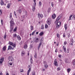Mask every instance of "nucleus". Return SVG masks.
<instances>
[{
	"label": "nucleus",
	"instance_id": "f257e3e1",
	"mask_svg": "<svg viewBox=\"0 0 75 75\" xmlns=\"http://www.w3.org/2000/svg\"><path fill=\"white\" fill-rule=\"evenodd\" d=\"M10 32H11L13 30V26L15 25V24L14 23V20L13 19H12L10 21Z\"/></svg>",
	"mask_w": 75,
	"mask_h": 75
},
{
	"label": "nucleus",
	"instance_id": "f03ea898",
	"mask_svg": "<svg viewBox=\"0 0 75 75\" xmlns=\"http://www.w3.org/2000/svg\"><path fill=\"white\" fill-rule=\"evenodd\" d=\"M47 23L48 25H50L51 23V18H49L47 19Z\"/></svg>",
	"mask_w": 75,
	"mask_h": 75
},
{
	"label": "nucleus",
	"instance_id": "7ed1b4c3",
	"mask_svg": "<svg viewBox=\"0 0 75 75\" xmlns=\"http://www.w3.org/2000/svg\"><path fill=\"white\" fill-rule=\"evenodd\" d=\"M61 22H59L57 23L56 26V27L57 28H59V27L61 26Z\"/></svg>",
	"mask_w": 75,
	"mask_h": 75
},
{
	"label": "nucleus",
	"instance_id": "20e7f679",
	"mask_svg": "<svg viewBox=\"0 0 75 75\" xmlns=\"http://www.w3.org/2000/svg\"><path fill=\"white\" fill-rule=\"evenodd\" d=\"M62 17V14H61L57 17L56 19V22H58L59 21V20Z\"/></svg>",
	"mask_w": 75,
	"mask_h": 75
},
{
	"label": "nucleus",
	"instance_id": "39448f33",
	"mask_svg": "<svg viewBox=\"0 0 75 75\" xmlns=\"http://www.w3.org/2000/svg\"><path fill=\"white\" fill-rule=\"evenodd\" d=\"M9 44L10 45H12L13 47H16V44L13 43L12 42H9Z\"/></svg>",
	"mask_w": 75,
	"mask_h": 75
},
{
	"label": "nucleus",
	"instance_id": "423d86ee",
	"mask_svg": "<svg viewBox=\"0 0 75 75\" xmlns=\"http://www.w3.org/2000/svg\"><path fill=\"white\" fill-rule=\"evenodd\" d=\"M8 60H9L8 62H10L12 61L13 59V57H11V56H9L8 57Z\"/></svg>",
	"mask_w": 75,
	"mask_h": 75
},
{
	"label": "nucleus",
	"instance_id": "0eeeda50",
	"mask_svg": "<svg viewBox=\"0 0 75 75\" xmlns=\"http://www.w3.org/2000/svg\"><path fill=\"white\" fill-rule=\"evenodd\" d=\"M38 17L39 18H42L43 17V15L42 14H40V13H38Z\"/></svg>",
	"mask_w": 75,
	"mask_h": 75
},
{
	"label": "nucleus",
	"instance_id": "6e6552de",
	"mask_svg": "<svg viewBox=\"0 0 75 75\" xmlns=\"http://www.w3.org/2000/svg\"><path fill=\"white\" fill-rule=\"evenodd\" d=\"M54 64L55 66H56V67H58V63H57V59H55L54 60Z\"/></svg>",
	"mask_w": 75,
	"mask_h": 75
},
{
	"label": "nucleus",
	"instance_id": "1a4fd4ad",
	"mask_svg": "<svg viewBox=\"0 0 75 75\" xmlns=\"http://www.w3.org/2000/svg\"><path fill=\"white\" fill-rule=\"evenodd\" d=\"M30 63L31 64H33V57H32V55H31L30 56Z\"/></svg>",
	"mask_w": 75,
	"mask_h": 75
},
{
	"label": "nucleus",
	"instance_id": "9d476101",
	"mask_svg": "<svg viewBox=\"0 0 75 75\" xmlns=\"http://www.w3.org/2000/svg\"><path fill=\"white\" fill-rule=\"evenodd\" d=\"M40 41V39L37 38L36 39H35V42L37 43V42H38Z\"/></svg>",
	"mask_w": 75,
	"mask_h": 75
},
{
	"label": "nucleus",
	"instance_id": "9b49d317",
	"mask_svg": "<svg viewBox=\"0 0 75 75\" xmlns=\"http://www.w3.org/2000/svg\"><path fill=\"white\" fill-rule=\"evenodd\" d=\"M4 58H2L0 59V64H2L3 62L4 61Z\"/></svg>",
	"mask_w": 75,
	"mask_h": 75
},
{
	"label": "nucleus",
	"instance_id": "f8f14e48",
	"mask_svg": "<svg viewBox=\"0 0 75 75\" xmlns=\"http://www.w3.org/2000/svg\"><path fill=\"white\" fill-rule=\"evenodd\" d=\"M52 18L53 19H55L56 18V14L54 13V14H53L52 16Z\"/></svg>",
	"mask_w": 75,
	"mask_h": 75
},
{
	"label": "nucleus",
	"instance_id": "ddd939ff",
	"mask_svg": "<svg viewBox=\"0 0 75 75\" xmlns=\"http://www.w3.org/2000/svg\"><path fill=\"white\" fill-rule=\"evenodd\" d=\"M27 47H28V45H27V44H25L24 46V49L26 50L27 49Z\"/></svg>",
	"mask_w": 75,
	"mask_h": 75
},
{
	"label": "nucleus",
	"instance_id": "4468645a",
	"mask_svg": "<svg viewBox=\"0 0 75 75\" xmlns=\"http://www.w3.org/2000/svg\"><path fill=\"white\" fill-rule=\"evenodd\" d=\"M31 68H29V69L28 70V71H27V75H29V74L30 73V72L31 71Z\"/></svg>",
	"mask_w": 75,
	"mask_h": 75
},
{
	"label": "nucleus",
	"instance_id": "2eb2a0df",
	"mask_svg": "<svg viewBox=\"0 0 75 75\" xmlns=\"http://www.w3.org/2000/svg\"><path fill=\"white\" fill-rule=\"evenodd\" d=\"M41 44H42V43H41V42L39 45H38V50H39V49H40V47H41Z\"/></svg>",
	"mask_w": 75,
	"mask_h": 75
},
{
	"label": "nucleus",
	"instance_id": "dca6fc26",
	"mask_svg": "<svg viewBox=\"0 0 75 75\" xmlns=\"http://www.w3.org/2000/svg\"><path fill=\"white\" fill-rule=\"evenodd\" d=\"M21 53H22V56H24L25 55V52L24 51H22Z\"/></svg>",
	"mask_w": 75,
	"mask_h": 75
},
{
	"label": "nucleus",
	"instance_id": "f3484780",
	"mask_svg": "<svg viewBox=\"0 0 75 75\" xmlns=\"http://www.w3.org/2000/svg\"><path fill=\"white\" fill-rule=\"evenodd\" d=\"M17 38L18 40H21V38L20 36L18 35L17 36Z\"/></svg>",
	"mask_w": 75,
	"mask_h": 75
},
{
	"label": "nucleus",
	"instance_id": "a211bd4d",
	"mask_svg": "<svg viewBox=\"0 0 75 75\" xmlns=\"http://www.w3.org/2000/svg\"><path fill=\"white\" fill-rule=\"evenodd\" d=\"M63 49L64 50V52L65 53H66V52H67V50H66V47H65V46H63Z\"/></svg>",
	"mask_w": 75,
	"mask_h": 75
},
{
	"label": "nucleus",
	"instance_id": "6ab92c4d",
	"mask_svg": "<svg viewBox=\"0 0 75 75\" xmlns=\"http://www.w3.org/2000/svg\"><path fill=\"white\" fill-rule=\"evenodd\" d=\"M39 7H40L41 6H42V3L41 2V1H40L39 2Z\"/></svg>",
	"mask_w": 75,
	"mask_h": 75
},
{
	"label": "nucleus",
	"instance_id": "aec40b11",
	"mask_svg": "<svg viewBox=\"0 0 75 75\" xmlns=\"http://www.w3.org/2000/svg\"><path fill=\"white\" fill-rule=\"evenodd\" d=\"M6 46H4L2 48L3 51H6Z\"/></svg>",
	"mask_w": 75,
	"mask_h": 75
},
{
	"label": "nucleus",
	"instance_id": "412c9836",
	"mask_svg": "<svg viewBox=\"0 0 75 75\" xmlns=\"http://www.w3.org/2000/svg\"><path fill=\"white\" fill-rule=\"evenodd\" d=\"M1 6H3V5H4V2H3V1L2 0L1 1Z\"/></svg>",
	"mask_w": 75,
	"mask_h": 75
},
{
	"label": "nucleus",
	"instance_id": "4be33fe9",
	"mask_svg": "<svg viewBox=\"0 0 75 75\" xmlns=\"http://www.w3.org/2000/svg\"><path fill=\"white\" fill-rule=\"evenodd\" d=\"M35 9V6L32 7V11H34Z\"/></svg>",
	"mask_w": 75,
	"mask_h": 75
},
{
	"label": "nucleus",
	"instance_id": "5701e85b",
	"mask_svg": "<svg viewBox=\"0 0 75 75\" xmlns=\"http://www.w3.org/2000/svg\"><path fill=\"white\" fill-rule=\"evenodd\" d=\"M67 36L68 38H69V37H70V36H71V35H70V33H67Z\"/></svg>",
	"mask_w": 75,
	"mask_h": 75
},
{
	"label": "nucleus",
	"instance_id": "b1692460",
	"mask_svg": "<svg viewBox=\"0 0 75 75\" xmlns=\"http://www.w3.org/2000/svg\"><path fill=\"white\" fill-rule=\"evenodd\" d=\"M67 52L69 53V48H67Z\"/></svg>",
	"mask_w": 75,
	"mask_h": 75
},
{
	"label": "nucleus",
	"instance_id": "393cba45",
	"mask_svg": "<svg viewBox=\"0 0 75 75\" xmlns=\"http://www.w3.org/2000/svg\"><path fill=\"white\" fill-rule=\"evenodd\" d=\"M8 62V64H9V65H13V62H12V61L11 62Z\"/></svg>",
	"mask_w": 75,
	"mask_h": 75
},
{
	"label": "nucleus",
	"instance_id": "a878e982",
	"mask_svg": "<svg viewBox=\"0 0 75 75\" xmlns=\"http://www.w3.org/2000/svg\"><path fill=\"white\" fill-rule=\"evenodd\" d=\"M41 29L42 30H44V26L42 25Z\"/></svg>",
	"mask_w": 75,
	"mask_h": 75
},
{
	"label": "nucleus",
	"instance_id": "bb28decb",
	"mask_svg": "<svg viewBox=\"0 0 75 75\" xmlns=\"http://www.w3.org/2000/svg\"><path fill=\"white\" fill-rule=\"evenodd\" d=\"M10 7V3L8 4L7 6V7L8 8H9Z\"/></svg>",
	"mask_w": 75,
	"mask_h": 75
},
{
	"label": "nucleus",
	"instance_id": "cd10ccee",
	"mask_svg": "<svg viewBox=\"0 0 75 75\" xmlns=\"http://www.w3.org/2000/svg\"><path fill=\"white\" fill-rule=\"evenodd\" d=\"M43 34H44V33L43 32H41L40 33L39 35L40 36H42V35H43Z\"/></svg>",
	"mask_w": 75,
	"mask_h": 75
},
{
	"label": "nucleus",
	"instance_id": "c85d7f7f",
	"mask_svg": "<svg viewBox=\"0 0 75 75\" xmlns=\"http://www.w3.org/2000/svg\"><path fill=\"white\" fill-rule=\"evenodd\" d=\"M44 67L45 69H47L48 67V65L47 64L45 65Z\"/></svg>",
	"mask_w": 75,
	"mask_h": 75
},
{
	"label": "nucleus",
	"instance_id": "c756f323",
	"mask_svg": "<svg viewBox=\"0 0 75 75\" xmlns=\"http://www.w3.org/2000/svg\"><path fill=\"white\" fill-rule=\"evenodd\" d=\"M11 46L9 45L8 46V50H11Z\"/></svg>",
	"mask_w": 75,
	"mask_h": 75
},
{
	"label": "nucleus",
	"instance_id": "7c9ffc66",
	"mask_svg": "<svg viewBox=\"0 0 75 75\" xmlns=\"http://www.w3.org/2000/svg\"><path fill=\"white\" fill-rule=\"evenodd\" d=\"M50 11H51V8H49L47 10V12L48 13H50Z\"/></svg>",
	"mask_w": 75,
	"mask_h": 75
},
{
	"label": "nucleus",
	"instance_id": "2f4dec72",
	"mask_svg": "<svg viewBox=\"0 0 75 75\" xmlns=\"http://www.w3.org/2000/svg\"><path fill=\"white\" fill-rule=\"evenodd\" d=\"M36 31V30H34L33 31V32L32 33V35H34V34H35V33Z\"/></svg>",
	"mask_w": 75,
	"mask_h": 75
},
{
	"label": "nucleus",
	"instance_id": "473e14b6",
	"mask_svg": "<svg viewBox=\"0 0 75 75\" xmlns=\"http://www.w3.org/2000/svg\"><path fill=\"white\" fill-rule=\"evenodd\" d=\"M21 17L22 19H23V20H24V19L25 18V16H24V15L22 16H21Z\"/></svg>",
	"mask_w": 75,
	"mask_h": 75
},
{
	"label": "nucleus",
	"instance_id": "72a5a7b5",
	"mask_svg": "<svg viewBox=\"0 0 75 75\" xmlns=\"http://www.w3.org/2000/svg\"><path fill=\"white\" fill-rule=\"evenodd\" d=\"M64 28L66 30L67 29V24H65L64 25Z\"/></svg>",
	"mask_w": 75,
	"mask_h": 75
},
{
	"label": "nucleus",
	"instance_id": "f704fd0d",
	"mask_svg": "<svg viewBox=\"0 0 75 75\" xmlns=\"http://www.w3.org/2000/svg\"><path fill=\"white\" fill-rule=\"evenodd\" d=\"M72 15H71L69 17V21H70L71 20V18H72Z\"/></svg>",
	"mask_w": 75,
	"mask_h": 75
},
{
	"label": "nucleus",
	"instance_id": "c9c22d12",
	"mask_svg": "<svg viewBox=\"0 0 75 75\" xmlns=\"http://www.w3.org/2000/svg\"><path fill=\"white\" fill-rule=\"evenodd\" d=\"M71 42H72V43H74V40H73V38H72L71 40Z\"/></svg>",
	"mask_w": 75,
	"mask_h": 75
},
{
	"label": "nucleus",
	"instance_id": "e433bc0d",
	"mask_svg": "<svg viewBox=\"0 0 75 75\" xmlns=\"http://www.w3.org/2000/svg\"><path fill=\"white\" fill-rule=\"evenodd\" d=\"M30 27V29L31 30H33V28H34V27L32 25H31Z\"/></svg>",
	"mask_w": 75,
	"mask_h": 75
},
{
	"label": "nucleus",
	"instance_id": "4c0bfd02",
	"mask_svg": "<svg viewBox=\"0 0 75 75\" xmlns=\"http://www.w3.org/2000/svg\"><path fill=\"white\" fill-rule=\"evenodd\" d=\"M43 64H44L45 65H47V62L46 61H44L43 62Z\"/></svg>",
	"mask_w": 75,
	"mask_h": 75
},
{
	"label": "nucleus",
	"instance_id": "58836bf2",
	"mask_svg": "<svg viewBox=\"0 0 75 75\" xmlns=\"http://www.w3.org/2000/svg\"><path fill=\"white\" fill-rule=\"evenodd\" d=\"M13 37H17V35L16 34H13Z\"/></svg>",
	"mask_w": 75,
	"mask_h": 75
},
{
	"label": "nucleus",
	"instance_id": "ea45409f",
	"mask_svg": "<svg viewBox=\"0 0 75 75\" xmlns=\"http://www.w3.org/2000/svg\"><path fill=\"white\" fill-rule=\"evenodd\" d=\"M65 62H66V63H68V59H66L65 60Z\"/></svg>",
	"mask_w": 75,
	"mask_h": 75
},
{
	"label": "nucleus",
	"instance_id": "a19ab883",
	"mask_svg": "<svg viewBox=\"0 0 75 75\" xmlns=\"http://www.w3.org/2000/svg\"><path fill=\"white\" fill-rule=\"evenodd\" d=\"M48 27V25L47 24L45 25V28H47Z\"/></svg>",
	"mask_w": 75,
	"mask_h": 75
},
{
	"label": "nucleus",
	"instance_id": "79ce46f5",
	"mask_svg": "<svg viewBox=\"0 0 75 75\" xmlns=\"http://www.w3.org/2000/svg\"><path fill=\"white\" fill-rule=\"evenodd\" d=\"M35 71H33L32 72V75H35Z\"/></svg>",
	"mask_w": 75,
	"mask_h": 75
},
{
	"label": "nucleus",
	"instance_id": "37998d69",
	"mask_svg": "<svg viewBox=\"0 0 75 75\" xmlns=\"http://www.w3.org/2000/svg\"><path fill=\"white\" fill-rule=\"evenodd\" d=\"M10 18H12V13H11L10 14Z\"/></svg>",
	"mask_w": 75,
	"mask_h": 75
},
{
	"label": "nucleus",
	"instance_id": "c03bdc74",
	"mask_svg": "<svg viewBox=\"0 0 75 75\" xmlns=\"http://www.w3.org/2000/svg\"><path fill=\"white\" fill-rule=\"evenodd\" d=\"M73 65L74 66H75V60H74L73 61Z\"/></svg>",
	"mask_w": 75,
	"mask_h": 75
},
{
	"label": "nucleus",
	"instance_id": "a18cd8bd",
	"mask_svg": "<svg viewBox=\"0 0 75 75\" xmlns=\"http://www.w3.org/2000/svg\"><path fill=\"white\" fill-rule=\"evenodd\" d=\"M57 35L58 38H59V33H57Z\"/></svg>",
	"mask_w": 75,
	"mask_h": 75
},
{
	"label": "nucleus",
	"instance_id": "49530a36",
	"mask_svg": "<svg viewBox=\"0 0 75 75\" xmlns=\"http://www.w3.org/2000/svg\"><path fill=\"white\" fill-rule=\"evenodd\" d=\"M61 57H62V56H61V54H59V55L58 57H59V59H61Z\"/></svg>",
	"mask_w": 75,
	"mask_h": 75
},
{
	"label": "nucleus",
	"instance_id": "de8ad7c7",
	"mask_svg": "<svg viewBox=\"0 0 75 75\" xmlns=\"http://www.w3.org/2000/svg\"><path fill=\"white\" fill-rule=\"evenodd\" d=\"M14 14L15 15V17H17V15H16V12L15 11H14Z\"/></svg>",
	"mask_w": 75,
	"mask_h": 75
},
{
	"label": "nucleus",
	"instance_id": "09e8293b",
	"mask_svg": "<svg viewBox=\"0 0 75 75\" xmlns=\"http://www.w3.org/2000/svg\"><path fill=\"white\" fill-rule=\"evenodd\" d=\"M71 71V69H67V72H69V73Z\"/></svg>",
	"mask_w": 75,
	"mask_h": 75
},
{
	"label": "nucleus",
	"instance_id": "8fccbe9b",
	"mask_svg": "<svg viewBox=\"0 0 75 75\" xmlns=\"http://www.w3.org/2000/svg\"><path fill=\"white\" fill-rule=\"evenodd\" d=\"M20 71L21 72H24V70L23 69H20Z\"/></svg>",
	"mask_w": 75,
	"mask_h": 75
},
{
	"label": "nucleus",
	"instance_id": "3c124183",
	"mask_svg": "<svg viewBox=\"0 0 75 75\" xmlns=\"http://www.w3.org/2000/svg\"><path fill=\"white\" fill-rule=\"evenodd\" d=\"M1 24L3 25V21L2 19H1Z\"/></svg>",
	"mask_w": 75,
	"mask_h": 75
},
{
	"label": "nucleus",
	"instance_id": "603ef678",
	"mask_svg": "<svg viewBox=\"0 0 75 75\" xmlns=\"http://www.w3.org/2000/svg\"><path fill=\"white\" fill-rule=\"evenodd\" d=\"M21 9H19V10L18 11V13H20V14H21Z\"/></svg>",
	"mask_w": 75,
	"mask_h": 75
},
{
	"label": "nucleus",
	"instance_id": "864d4df0",
	"mask_svg": "<svg viewBox=\"0 0 75 75\" xmlns=\"http://www.w3.org/2000/svg\"><path fill=\"white\" fill-rule=\"evenodd\" d=\"M6 37H7V36L6 35V34H5L4 36V39H6Z\"/></svg>",
	"mask_w": 75,
	"mask_h": 75
},
{
	"label": "nucleus",
	"instance_id": "5fc2aeb1",
	"mask_svg": "<svg viewBox=\"0 0 75 75\" xmlns=\"http://www.w3.org/2000/svg\"><path fill=\"white\" fill-rule=\"evenodd\" d=\"M34 57L35 58H37V53H35V54Z\"/></svg>",
	"mask_w": 75,
	"mask_h": 75
},
{
	"label": "nucleus",
	"instance_id": "6e6d98bb",
	"mask_svg": "<svg viewBox=\"0 0 75 75\" xmlns=\"http://www.w3.org/2000/svg\"><path fill=\"white\" fill-rule=\"evenodd\" d=\"M51 4L52 7H53V6H54V3H53V2H52L51 3Z\"/></svg>",
	"mask_w": 75,
	"mask_h": 75
},
{
	"label": "nucleus",
	"instance_id": "4d7b16f0",
	"mask_svg": "<svg viewBox=\"0 0 75 75\" xmlns=\"http://www.w3.org/2000/svg\"><path fill=\"white\" fill-rule=\"evenodd\" d=\"M17 30V27L15 28L13 30L14 31H16Z\"/></svg>",
	"mask_w": 75,
	"mask_h": 75
},
{
	"label": "nucleus",
	"instance_id": "13d9d810",
	"mask_svg": "<svg viewBox=\"0 0 75 75\" xmlns=\"http://www.w3.org/2000/svg\"><path fill=\"white\" fill-rule=\"evenodd\" d=\"M25 16H27V11H25Z\"/></svg>",
	"mask_w": 75,
	"mask_h": 75
},
{
	"label": "nucleus",
	"instance_id": "bf43d9fd",
	"mask_svg": "<svg viewBox=\"0 0 75 75\" xmlns=\"http://www.w3.org/2000/svg\"><path fill=\"white\" fill-rule=\"evenodd\" d=\"M21 35H24V32H21Z\"/></svg>",
	"mask_w": 75,
	"mask_h": 75
},
{
	"label": "nucleus",
	"instance_id": "052dcab7",
	"mask_svg": "<svg viewBox=\"0 0 75 75\" xmlns=\"http://www.w3.org/2000/svg\"><path fill=\"white\" fill-rule=\"evenodd\" d=\"M61 70V68H57V71H59Z\"/></svg>",
	"mask_w": 75,
	"mask_h": 75
},
{
	"label": "nucleus",
	"instance_id": "680f3d73",
	"mask_svg": "<svg viewBox=\"0 0 75 75\" xmlns=\"http://www.w3.org/2000/svg\"><path fill=\"white\" fill-rule=\"evenodd\" d=\"M36 6V3H34V5H33V7H35V6Z\"/></svg>",
	"mask_w": 75,
	"mask_h": 75
},
{
	"label": "nucleus",
	"instance_id": "e2e57ef3",
	"mask_svg": "<svg viewBox=\"0 0 75 75\" xmlns=\"http://www.w3.org/2000/svg\"><path fill=\"white\" fill-rule=\"evenodd\" d=\"M30 48H33V45H30Z\"/></svg>",
	"mask_w": 75,
	"mask_h": 75
},
{
	"label": "nucleus",
	"instance_id": "0e129e2a",
	"mask_svg": "<svg viewBox=\"0 0 75 75\" xmlns=\"http://www.w3.org/2000/svg\"><path fill=\"white\" fill-rule=\"evenodd\" d=\"M67 44V42H65L64 43V45H66V44Z\"/></svg>",
	"mask_w": 75,
	"mask_h": 75
},
{
	"label": "nucleus",
	"instance_id": "69168bd1",
	"mask_svg": "<svg viewBox=\"0 0 75 75\" xmlns=\"http://www.w3.org/2000/svg\"><path fill=\"white\" fill-rule=\"evenodd\" d=\"M70 45H71V46H73L74 44H73V43H71L70 44Z\"/></svg>",
	"mask_w": 75,
	"mask_h": 75
},
{
	"label": "nucleus",
	"instance_id": "338daca9",
	"mask_svg": "<svg viewBox=\"0 0 75 75\" xmlns=\"http://www.w3.org/2000/svg\"><path fill=\"white\" fill-rule=\"evenodd\" d=\"M0 12L1 14L2 13V10H1V9H0Z\"/></svg>",
	"mask_w": 75,
	"mask_h": 75
},
{
	"label": "nucleus",
	"instance_id": "774afa93",
	"mask_svg": "<svg viewBox=\"0 0 75 75\" xmlns=\"http://www.w3.org/2000/svg\"><path fill=\"white\" fill-rule=\"evenodd\" d=\"M73 18H74V20H75V15H74L73 16Z\"/></svg>",
	"mask_w": 75,
	"mask_h": 75
}]
</instances>
